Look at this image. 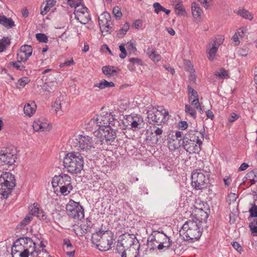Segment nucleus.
Masks as SVG:
<instances>
[{
	"label": "nucleus",
	"mask_w": 257,
	"mask_h": 257,
	"mask_svg": "<svg viewBox=\"0 0 257 257\" xmlns=\"http://www.w3.org/2000/svg\"><path fill=\"white\" fill-rule=\"evenodd\" d=\"M134 118V117L132 116L131 115L127 116L124 119V120H123V124L126 127H128L130 125V123H131V122L133 121Z\"/></svg>",
	"instance_id": "56"
},
{
	"label": "nucleus",
	"mask_w": 257,
	"mask_h": 257,
	"mask_svg": "<svg viewBox=\"0 0 257 257\" xmlns=\"http://www.w3.org/2000/svg\"><path fill=\"white\" fill-rule=\"evenodd\" d=\"M72 189L73 186L71 184V182H70L68 184L62 186L60 188V192L61 194L66 195L68 194Z\"/></svg>",
	"instance_id": "32"
},
{
	"label": "nucleus",
	"mask_w": 257,
	"mask_h": 257,
	"mask_svg": "<svg viewBox=\"0 0 257 257\" xmlns=\"http://www.w3.org/2000/svg\"><path fill=\"white\" fill-rule=\"evenodd\" d=\"M121 53L119 54V57L121 59H124L126 55V51L124 47V45L121 44L119 47Z\"/></svg>",
	"instance_id": "54"
},
{
	"label": "nucleus",
	"mask_w": 257,
	"mask_h": 257,
	"mask_svg": "<svg viewBox=\"0 0 257 257\" xmlns=\"http://www.w3.org/2000/svg\"><path fill=\"white\" fill-rule=\"evenodd\" d=\"M192 13L194 19H200L203 13L198 4L193 2L191 5Z\"/></svg>",
	"instance_id": "23"
},
{
	"label": "nucleus",
	"mask_w": 257,
	"mask_h": 257,
	"mask_svg": "<svg viewBox=\"0 0 257 257\" xmlns=\"http://www.w3.org/2000/svg\"><path fill=\"white\" fill-rule=\"evenodd\" d=\"M147 53L149 58L155 62H158L161 59V56L156 52L155 48H148Z\"/></svg>",
	"instance_id": "25"
},
{
	"label": "nucleus",
	"mask_w": 257,
	"mask_h": 257,
	"mask_svg": "<svg viewBox=\"0 0 257 257\" xmlns=\"http://www.w3.org/2000/svg\"><path fill=\"white\" fill-rule=\"evenodd\" d=\"M188 126V123L186 121L181 120L178 122V127L181 130H186Z\"/></svg>",
	"instance_id": "52"
},
{
	"label": "nucleus",
	"mask_w": 257,
	"mask_h": 257,
	"mask_svg": "<svg viewBox=\"0 0 257 257\" xmlns=\"http://www.w3.org/2000/svg\"><path fill=\"white\" fill-rule=\"evenodd\" d=\"M114 86V84L112 82H108L106 80L103 79L101 82L94 84V87H98L101 89L107 88L112 87Z\"/></svg>",
	"instance_id": "26"
},
{
	"label": "nucleus",
	"mask_w": 257,
	"mask_h": 257,
	"mask_svg": "<svg viewBox=\"0 0 257 257\" xmlns=\"http://www.w3.org/2000/svg\"><path fill=\"white\" fill-rule=\"evenodd\" d=\"M38 205L37 203H35L33 204V207L31 210V213L30 214L32 215L33 216H36L38 217V215L39 214L40 212L42 211L41 210H40L39 207H38Z\"/></svg>",
	"instance_id": "44"
},
{
	"label": "nucleus",
	"mask_w": 257,
	"mask_h": 257,
	"mask_svg": "<svg viewBox=\"0 0 257 257\" xmlns=\"http://www.w3.org/2000/svg\"><path fill=\"white\" fill-rule=\"evenodd\" d=\"M135 246H136L132 245V246L129 247V248L126 250V252H127V255L134 256V257H138V256H140V247H136Z\"/></svg>",
	"instance_id": "29"
},
{
	"label": "nucleus",
	"mask_w": 257,
	"mask_h": 257,
	"mask_svg": "<svg viewBox=\"0 0 257 257\" xmlns=\"http://www.w3.org/2000/svg\"><path fill=\"white\" fill-rule=\"evenodd\" d=\"M32 215L28 214L25 218L21 222V224L23 225H27L32 219Z\"/></svg>",
	"instance_id": "51"
},
{
	"label": "nucleus",
	"mask_w": 257,
	"mask_h": 257,
	"mask_svg": "<svg viewBox=\"0 0 257 257\" xmlns=\"http://www.w3.org/2000/svg\"><path fill=\"white\" fill-rule=\"evenodd\" d=\"M75 19L82 24H86L90 20L88 9L82 5H76L74 12Z\"/></svg>",
	"instance_id": "14"
},
{
	"label": "nucleus",
	"mask_w": 257,
	"mask_h": 257,
	"mask_svg": "<svg viewBox=\"0 0 257 257\" xmlns=\"http://www.w3.org/2000/svg\"><path fill=\"white\" fill-rule=\"evenodd\" d=\"M74 63L73 59H71L69 61H66L64 63H61L59 65L60 67H63L64 66H69Z\"/></svg>",
	"instance_id": "63"
},
{
	"label": "nucleus",
	"mask_w": 257,
	"mask_h": 257,
	"mask_svg": "<svg viewBox=\"0 0 257 257\" xmlns=\"http://www.w3.org/2000/svg\"><path fill=\"white\" fill-rule=\"evenodd\" d=\"M99 131L101 136L103 137L101 142H103L105 140L107 144L110 145L115 139L117 131L116 128H112V126H107L100 129Z\"/></svg>",
	"instance_id": "15"
},
{
	"label": "nucleus",
	"mask_w": 257,
	"mask_h": 257,
	"mask_svg": "<svg viewBox=\"0 0 257 257\" xmlns=\"http://www.w3.org/2000/svg\"><path fill=\"white\" fill-rule=\"evenodd\" d=\"M186 67H187V70L189 72L194 71L193 66L190 61L186 60L184 63Z\"/></svg>",
	"instance_id": "60"
},
{
	"label": "nucleus",
	"mask_w": 257,
	"mask_h": 257,
	"mask_svg": "<svg viewBox=\"0 0 257 257\" xmlns=\"http://www.w3.org/2000/svg\"><path fill=\"white\" fill-rule=\"evenodd\" d=\"M120 243L126 249L132 245H135L136 247H140V244L136 237L133 234H127L122 236L120 241Z\"/></svg>",
	"instance_id": "17"
},
{
	"label": "nucleus",
	"mask_w": 257,
	"mask_h": 257,
	"mask_svg": "<svg viewBox=\"0 0 257 257\" xmlns=\"http://www.w3.org/2000/svg\"><path fill=\"white\" fill-rule=\"evenodd\" d=\"M236 14L246 19L251 20L252 19V16H251V14L248 11L244 9L239 10L237 12Z\"/></svg>",
	"instance_id": "36"
},
{
	"label": "nucleus",
	"mask_w": 257,
	"mask_h": 257,
	"mask_svg": "<svg viewBox=\"0 0 257 257\" xmlns=\"http://www.w3.org/2000/svg\"><path fill=\"white\" fill-rule=\"evenodd\" d=\"M201 224L194 219L186 221L179 230L180 237L183 240L193 241L198 239L202 234Z\"/></svg>",
	"instance_id": "4"
},
{
	"label": "nucleus",
	"mask_w": 257,
	"mask_h": 257,
	"mask_svg": "<svg viewBox=\"0 0 257 257\" xmlns=\"http://www.w3.org/2000/svg\"><path fill=\"white\" fill-rule=\"evenodd\" d=\"M38 218L46 223H48L50 221V218H49L45 213V212L42 210L41 211V212L39 213V214L38 215Z\"/></svg>",
	"instance_id": "45"
},
{
	"label": "nucleus",
	"mask_w": 257,
	"mask_h": 257,
	"mask_svg": "<svg viewBox=\"0 0 257 257\" xmlns=\"http://www.w3.org/2000/svg\"><path fill=\"white\" fill-rule=\"evenodd\" d=\"M248 52V49L246 48H239L237 50V54L241 56H246Z\"/></svg>",
	"instance_id": "57"
},
{
	"label": "nucleus",
	"mask_w": 257,
	"mask_h": 257,
	"mask_svg": "<svg viewBox=\"0 0 257 257\" xmlns=\"http://www.w3.org/2000/svg\"><path fill=\"white\" fill-rule=\"evenodd\" d=\"M185 112L191 116L194 119H196L197 117V112L194 108H193L189 104H185Z\"/></svg>",
	"instance_id": "30"
},
{
	"label": "nucleus",
	"mask_w": 257,
	"mask_h": 257,
	"mask_svg": "<svg viewBox=\"0 0 257 257\" xmlns=\"http://www.w3.org/2000/svg\"><path fill=\"white\" fill-rule=\"evenodd\" d=\"M187 17V13L184 7L178 2V16Z\"/></svg>",
	"instance_id": "41"
},
{
	"label": "nucleus",
	"mask_w": 257,
	"mask_h": 257,
	"mask_svg": "<svg viewBox=\"0 0 257 257\" xmlns=\"http://www.w3.org/2000/svg\"><path fill=\"white\" fill-rule=\"evenodd\" d=\"M224 37L222 36L214 38L207 46L206 53L209 60H214L219 47L223 43Z\"/></svg>",
	"instance_id": "11"
},
{
	"label": "nucleus",
	"mask_w": 257,
	"mask_h": 257,
	"mask_svg": "<svg viewBox=\"0 0 257 257\" xmlns=\"http://www.w3.org/2000/svg\"><path fill=\"white\" fill-rule=\"evenodd\" d=\"M111 68H114V66H105L102 68L103 73L107 77L111 76Z\"/></svg>",
	"instance_id": "47"
},
{
	"label": "nucleus",
	"mask_w": 257,
	"mask_h": 257,
	"mask_svg": "<svg viewBox=\"0 0 257 257\" xmlns=\"http://www.w3.org/2000/svg\"><path fill=\"white\" fill-rule=\"evenodd\" d=\"M36 105L34 102L27 103L24 107V113L29 116H31L36 111Z\"/></svg>",
	"instance_id": "24"
},
{
	"label": "nucleus",
	"mask_w": 257,
	"mask_h": 257,
	"mask_svg": "<svg viewBox=\"0 0 257 257\" xmlns=\"http://www.w3.org/2000/svg\"><path fill=\"white\" fill-rule=\"evenodd\" d=\"M63 165L68 173L71 174L80 173L83 168V157L79 152L68 153L63 159Z\"/></svg>",
	"instance_id": "3"
},
{
	"label": "nucleus",
	"mask_w": 257,
	"mask_h": 257,
	"mask_svg": "<svg viewBox=\"0 0 257 257\" xmlns=\"http://www.w3.org/2000/svg\"><path fill=\"white\" fill-rule=\"evenodd\" d=\"M63 248L64 251L66 252V254L69 257L72 256L74 255L75 249L74 247L69 249H66V247Z\"/></svg>",
	"instance_id": "58"
},
{
	"label": "nucleus",
	"mask_w": 257,
	"mask_h": 257,
	"mask_svg": "<svg viewBox=\"0 0 257 257\" xmlns=\"http://www.w3.org/2000/svg\"><path fill=\"white\" fill-rule=\"evenodd\" d=\"M190 103L194 106L195 108L199 110L200 113H203V111L201 108V105L199 103V99L196 98H191L189 100Z\"/></svg>",
	"instance_id": "31"
},
{
	"label": "nucleus",
	"mask_w": 257,
	"mask_h": 257,
	"mask_svg": "<svg viewBox=\"0 0 257 257\" xmlns=\"http://www.w3.org/2000/svg\"><path fill=\"white\" fill-rule=\"evenodd\" d=\"M251 207L249 209V212L250 213V216L251 217H257V205L254 203L251 204Z\"/></svg>",
	"instance_id": "49"
},
{
	"label": "nucleus",
	"mask_w": 257,
	"mask_h": 257,
	"mask_svg": "<svg viewBox=\"0 0 257 257\" xmlns=\"http://www.w3.org/2000/svg\"><path fill=\"white\" fill-rule=\"evenodd\" d=\"M22 62H23V61H20L17 59V61L16 62H11L10 64L13 66L18 70H24L25 67L22 64Z\"/></svg>",
	"instance_id": "39"
},
{
	"label": "nucleus",
	"mask_w": 257,
	"mask_h": 257,
	"mask_svg": "<svg viewBox=\"0 0 257 257\" xmlns=\"http://www.w3.org/2000/svg\"><path fill=\"white\" fill-rule=\"evenodd\" d=\"M112 13L116 19H120L122 17L120 9L117 6L113 8Z\"/></svg>",
	"instance_id": "46"
},
{
	"label": "nucleus",
	"mask_w": 257,
	"mask_h": 257,
	"mask_svg": "<svg viewBox=\"0 0 257 257\" xmlns=\"http://www.w3.org/2000/svg\"><path fill=\"white\" fill-rule=\"evenodd\" d=\"M36 38L39 42L41 43H47L48 41V37L44 34H37L36 35Z\"/></svg>",
	"instance_id": "42"
},
{
	"label": "nucleus",
	"mask_w": 257,
	"mask_h": 257,
	"mask_svg": "<svg viewBox=\"0 0 257 257\" xmlns=\"http://www.w3.org/2000/svg\"><path fill=\"white\" fill-rule=\"evenodd\" d=\"M32 52L33 49L31 45H23L17 53V59L25 62L32 55Z\"/></svg>",
	"instance_id": "19"
},
{
	"label": "nucleus",
	"mask_w": 257,
	"mask_h": 257,
	"mask_svg": "<svg viewBox=\"0 0 257 257\" xmlns=\"http://www.w3.org/2000/svg\"><path fill=\"white\" fill-rule=\"evenodd\" d=\"M45 246L41 243V250L36 249V244L29 238H20L14 243L11 248L12 257H28L29 255L38 256L42 255L52 257L44 248Z\"/></svg>",
	"instance_id": "1"
},
{
	"label": "nucleus",
	"mask_w": 257,
	"mask_h": 257,
	"mask_svg": "<svg viewBox=\"0 0 257 257\" xmlns=\"http://www.w3.org/2000/svg\"><path fill=\"white\" fill-rule=\"evenodd\" d=\"M215 75L220 79H224L227 76V72L223 68H221L215 73Z\"/></svg>",
	"instance_id": "40"
},
{
	"label": "nucleus",
	"mask_w": 257,
	"mask_h": 257,
	"mask_svg": "<svg viewBox=\"0 0 257 257\" xmlns=\"http://www.w3.org/2000/svg\"><path fill=\"white\" fill-rule=\"evenodd\" d=\"M200 138L203 139V134L201 132L196 131L193 140L184 138L183 139L179 140L178 144L179 148L182 147L190 153L198 152L200 151V146L202 144V142Z\"/></svg>",
	"instance_id": "6"
},
{
	"label": "nucleus",
	"mask_w": 257,
	"mask_h": 257,
	"mask_svg": "<svg viewBox=\"0 0 257 257\" xmlns=\"http://www.w3.org/2000/svg\"><path fill=\"white\" fill-rule=\"evenodd\" d=\"M168 146L171 151H175L177 149L176 141L174 139L169 140L168 142Z\"/></svg>",
	"instance_id": "48"
},
{
	"label": "nucleus",
	"mask_w": 257,
	"mask_h": 257,
	"mask_svg": "<svg viewBox=\"0 0 257 257\" xmlns=\"http://www.w3.org/2000/svg\"><path fill=\"white\" fill-rule=\"evenodd\" d=\"M91 240L97 248L101 251L109 250L114 240L113 233L108 229L101 227L98 231L92 234Z\"/></svg>",
	"instance_id": "2"
},
{
	"label": "nucleus",
	"mask_w": 257,
	"mask_h": 257,
	"mask_svg": "<svg viewBox=\"0 0 257 257\" xmlns=\"http://www.w3.org/2000/svg\"><path fill=\"white\" fill-rule=\"evenodd\" d=\"M33 127L34 131H49L51 127L47 122H43L40 119L35 120L33 124Z\"/></svg>",
	"instance_id": "21"
},
{
	"label": "nucleus",
	"mask_w": 257,
	"mask_h": 257,
	"mask_svg": "<svg viewBox=\"0 0 257 257\" xmlns=\"http://www.w3.org/2000/svg\"><path fill=\"white\" fill-rule=\"evenodd\" d=\"M245 178L248 180L252 184L257 182V169H255L247 173Z\"/></svg>",
	"instance_id": "27"
},
{
	"label": "nucleus",
	"mask_w": 257,
	"mask_h": 257,
	"mask_svg": "<svg viewBox=\"0 0 257 257\" xmlns=\"http://www.w3.org/2000/svg\"><path fill=\"white\" fill-rule=\"evenodd\" d=\"M0 24L7 29H11L15 26L14 21L11 18L4 15L0 16Z\"/></svg>",
	"instance_id": "22"
},
{
	"label": "nucleus",
	"mask_w": 257,
	"mask_h": 257,
	"mask_svg": "<svg viewBox=\"0 0 257 257\" xmlns=\"http://www.w3.org/2000/svg\"><path fill=\"white\" fill-rule=\"evenodd\" d=\"M75 140L76 146L82 152H88L95 148L92 138L88 136L79 135Z\"/></svg>",
	"instance_id": "12"
},
{
	"label": "nucleus",
	"mask_w": 257,
	"mask_h": 257,
	"mask_svg": "<svg viewBox=\"0 0 257 257\" xmlns=\"http://www.w3.org/2000/svg\"><path fill=\"white\" fill-rule=\"evenodd\" d=\"M17 150L14 147H10L0 152V161L5 164L12 165L17 158Z\"/></svg>",
	"instance_id": "10"
},
{
	"label": "nucleus",
	"mask_w": 257,
	"mask_h": 257,
	"mask_svg": "<svg viewBox=\"0 0 257 257\" xmlns=\"http://www.w3.org/2000/svg\"><path fill=\"white\" fill-rule=\"evenodd\" d=\"M232 245L234 249H235L238 252H240L242 250V247L239 243L236 242H233Z\"/></svg>",
	"instance_id": "64"
},
{
	"label": "nucleus",
	"mask_w": 257,
	"mask_h": 257,
	"mask_svg": "<svg viewBox=\"0 0 257 257\" xmlns=\"http://www.w3.org/2000/svg\"><path fill=\"white\" fill-rule=\"evenodd\" d=\"M153 7L155 9V12L158 14L161 11H163L164 8L162 7L159 3H155L153 4Z\"/></svg>",
	"instance_id": "53"
},
{
	"label": "nucleus",
	"mask_w": 257,
	"mask_h": 257,
	"mask_svg": "<svg viewBox=\"0 0 257 257\" xmlns=\"http://www.w3.org/2000/svg\"><path fill=\"white\" fill-rule=\"evenodd\" d=\"M56 85L54 83H45L43 85L42 89L43 91L47 92L48 93H51L55 91L56 89Z\"/></svg>",
	"instance_id": "33"
},
{
	"label": "nucleus",
	"mask_w": 257,
	"mask_h": 257,
	"mask_svg": "<svg viewBox=\"0 0 257 257\" xmlns=\"http://www.w3.org/2000/svg\"><path fill=\"white\" fill-rule=\"evenodd\" d=\"M189 94V99L191 98H196L198 97L197 92L195 91L190 85L187 87Z\"/></svg>",
	"instance_id": "43"
},
{
	"label": "nucleus",
	"mask_w": 257,
	"mask_h": 257,
	"mask_svg": "<svg viewBox=\"0 0 257 257\" xmlns=\"http://www.w3.org/2000/svg\"><path fill=\"white\" fill-rule=\"evenodd\" d=\"M53 106L55 108V111L56 114H57L59 110L61 109V103L59 102L57 100L54 102Z\"/></svg>",
	"instance_id": "59"
},
{
	"label": "nucleus",
	"mask_w": 257,
	"mask_h": 257,
	"mask_svg": "<svg viewBox=\"0 0 257 257\" xmlns=\"http://www.w3.org/2000/svg\"><path fill=\"white\" fill-rule=\"evenodd\" d=\"M10 44V39L8 37H4L0 39V52L5 51Z\"/></svg>",
	"instance_id": "28"
},
{
	"label": "nucleus",
	"mask_w": 257,
	"mask_h": 257,
	"mask_svg": "<svg viewBox=\"0 0 257 257\" xmlns=\"http://www.w3.org/2000/svg\"><path fill=\"white\" fill-rule=\"evenodd\" d=\"M90 124H96L99 126V130L107 126L117 127L119 125L118 120L115 119L114 116L110 112L102 111L96 118L91 119Z\"/></svg>",
	"instance_id": "7"
},
{
	"label": "nucleus",
	"mask_w": 257,
	"mask_h": 257,
	"mask_svg": "<svg viewBox=\"0 0 257 257\" xmlns=\"http://www.w3.org/2000/svg\"><path fill=\"white\" fill-rule=\"evenodd\" d=\"M155 111H159L162 112L164 115L167 117L169 115V112L165 109L162 106H159Z\"/></svg>",
	"instance_id": "62"
},
{
	"label": "nucleus",
	"mask_w": 257,
	"mask_h": 257,
	"mask_svg": "<svg viewBox=\"0 0 257 257\" xmlns=\"http://www.w3.org/2000/svg\"><path fill=\"white\" fill-rule=\"evenodd\" d=\"M210 172L202 169L194 170L191 173V185L196 190L206 187L209 182Z\"/></svg>",
	"instance_id": "5"
},
{
	"label": "nucleus",
	"mask_w": 257,
	"mask_h": 257,
	"mask_svg": "<svg viewBox=\"0 0 257 257\" xmlns=\"http://www.w3.org/2000/svg\"><path fill=\"white\" fill-rule=\"evenodd\" d=\"M249 227L250 228L251 234L253 236H257V219H254L253 221L249 223Z\"/></svg>",
	"instance_id": "37"
},
{
	"label": "nucleus",
	"mask_w": 257,
	"mask_h": 257,
	"mask_svg": "<svg viewBox=\"0 0 257 257\" xmlns=\"http://www.w3.org/2000/svg\"><path fill=\"white\" fill-rule=\"evenodd\" d=\"M194 70L190 72V75L189 77V79L190 81V85H193L194 84H195L196 80V75L194 73Z\"/></svg>",
	"instance_id": "55"
},
{
	"label": "nucleus",
	"mask_w": 257,
	"mask_h": 257,
	"mask_svg": "<svg viewBox=\"0 0 257 257\" xmlns=\"http://www.w3.org/2000/svg\"><path fill=\"white\" fill-rule=\"evenodd\" d=\"M14 176L10 173H6L0 177V194L4 198H7L15 186Z\"/></svg>",
	"instance_id": "8"
},
{
	"label": "nucleus",
	"mask_w": 257,
	"mask_h": 257,
	"mask_svg": "<svg viewBox=\"0 0 257 257\" xmlns=\"http://www.w3.org/2000/svg\"><path fill=\"white\" fill-rule=\"evenodd\" d=\"M67 215L75 219L80 220L84 216V209L79 202L70 200L66 206Z\"/></svg>",
	"instance_id": "9"
},
{
	"label": "nucleus",
	"mask_w": 257,
	"mask_h": 257,
	"mask_svg": "<svg viewBox=\"0 0 257 257\" xmlns=\"http://www.w3.org/2000/svg\"><path fill=\"white\" fill-rule=\"evenodd\" d=\"M116 252L118 255H120L121 257H126L127 255V252L126 250L127 249L123 245H122L120 242H118L116 246Z\"/></svg>",
	"instance_id": "35"
},
{
	"label": "nucleus",
	"mask_w": 257,
	"mask_h": 257,
	"mask_svg": "<svg viewBox=\"0 0 257 257\" xmlns=\"http://www.w3.org/2000/svg\"><path fill=\"white\" fill-rule=\"evenodd\" d=\"M63 247H66V249H69L74 247L70 240L68 239H65L64 240V246Z\"/></svg>",
	"instance_id": "61"
},
{
	"label": "nucleus",
	"mask_w": 257,
	"mask_h": 257,
	"mask_svg": "<svg viewBox=\"0 0 257 257\" xmlns=\"http://www.w3.org/2000/svg\"><path fill=\"white\" fill-rule=\"evenodd\" d=\"M148 118L149 122L154 125H161L165 123L168 119L162 112L159 111H148Z\"/></svg>",
	"instance_id": "16"
},
{
	"label": "nucleus",
	"mask_w": 257,
	"mask_h": 257,
	"mask_svg": "<svg viewBox=\"0 0 257 257\" xmlns=\"http://www.w3.org/2000/svg\"><path fill=\"white\" fill-rule=\"evenodd\" d=\"M137 118L134 117L133 121L130 123V126H131V128L133 130H136L137 128H141L140 125H141V120L140 118H138V120H137Z\"/></svg>",
	"instance_id": "38"
},
{
	"label": "nucleus",
	"mask_w": 257,
	"mask_h": 257,
	"mask_svg": "<svg viewBox=\"0 0 257 257\" xmlns=\"http://www.w3.org/2000/svg\"><path fill=\"white\" fill-rule=\"evenodd\" d=\"M92 226V224L91 222L88 219H86V221L80 225L81 229L83 231L82 233H86L88 231H90Z\"/></svg>",
	"instance_id": "34"
},
{
	"label": "nucleus",
	"mask_w": 257,
	"mask_h": 257,
	"mask_svg": "<svg viewBox=\"0 0 257 257\" xmlns=\"http://www.w3.org/2000/svg\"><path fill=\"white\" fill-rule=\"evenodd\" d=\"M110 19V15L107 12L102 13L100 18H99V25L103 36L110 34L113 30L112 23Z\"/></svg>",
	"instance_id": "13"
},
{
	"label": "nucleus",
	"mask_w": 257,
	"mask_h": 257,
	"mask_svg": "<svg viewBox=\"0 0 257 257\" xmlns=\"http://www.w3.org/2000/svg\"><path fill=\"white\" fill-rule=\"evenodd\" d=\"M129 62L135 66H141L143 65V62L141 59L139 58H131L129 60Z\"/></svg>",
	"instance_id": "50"
},
{
	"label": "nucleus",
	"mask_w": 257,
	"mask_h": 257,
	"mask_svg": "<svg viewBox=\"0 0 257 257\" xmlns=\"http://www.w3.org/2000/svg\"><path fill=\"white\" fill-rule=\"evenodd\" d=\"M192 215L194 216L195 221H197L198 223L201 225L203 221H206L208 214L202 208L194 206Z\"/></svg>",
	"instance_id": "20"
},
{
	"label": "nucleus",
	"mask_w": 257,
	"mask_h": 257,
	"mask_svg": "<svg viewBox=\"0 0 257 257\" xmlns=\"http://www.w3.org/2000/svg\"><path fill=\"white\" fill-rule=\"evenodd\" d=\"M71 182V177L66 174L62 173L59 175H55L52 180V184L53 188L61 187L62 186Z\"/></svg>",
	"instance_id": "18"
}]
</instances>
